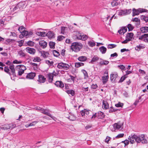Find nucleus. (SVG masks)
<instances>
[{"label": "nucleus", "mask_w": 148, "mask_h": 148, "mask_svg": "<svg viewBox=\"0 0 148 148\" xmlns=\"http://www.w3.org/2000/svg\"><path fill=\"white\" fill-rule=\"evenodd\" d=\"M17 6L19 9H23V8L25 7V2H20L18 4Z\"/></svg>", "instance_id": "aec40b11"}, {"label": "nucleus", "mask_w": 148, "mask_h": 148, "mask_svg": "<svg viewBox=\"0 0 148 148\" xmlns=\"http://www.w3.org/2000/svg\"><path fill=\"white\" fill-rule=\"evenodd\" d=\"M76 117L74 116L73 115H71L69 116V117H68V118L71 121H73L76 119Z\"/></svg>", "instance_id": "69168bd1"}, {"label": "nucleus", "mask_w": 148, "mask_h": 148, "mask_svg": "<svg viewBox=\"0 0 148 148\" xmlns=\"http://www.w3.org/2000/svg\"><path fill=\"white\" fill-rule=\"evenodd\" d=\"M88 44L91 47H92L95 45V43L94 42L89 41L88 42Z\"/></svg>", "instance_id": "bf43d9fd"}, {"label": "nucleus", "mask_w": 148, "mask_h": 148, "mask_svg": "<svg viewBox=\"0 0 148 148\" xmlns=\"http://www.w3.org/2000/svg\"><path fill=\"white\" fill-rule=\"evenodd\" d=\"M140 19L146 22H148V16L144 15H142L140 16Z\"/></svg>", "instance_id": "ea45409f"}, {"label": "nucleus", "mask_w": 148, "mask_h": 148, "mask_svg": "<svg viewBox=\"0 0 148 148\" xmlns=\"http://www.w3.org/2000/svg\"><path fill=\"white\" fill-rule=\"evenodd\" d=\"M46 79L44 76L42 75H38V80L39 83H44L45 82Z\"/></svg>", "instance_id": "f8f14e48"}, {"label": "nucleus", "mask_w": 148, "mask_h": 148, "mask_svg": "<svg viewBox=\"0 0 148 148\" xmlns=\"http://www.w3.org/2000/svg\"><path fill=\"white\" fill-rule=\"evenodd\" d=\"M39 45L42 47L43 48H45L47 45V43L45 41H40L39 42Z\"/></svg>", "instance_id": "b1692460"}, {"label": "nucleus", "mask_w": 148, "mask_h": 148, "mask_svg": "<svg viewBox=\"0 0 148 148\" xmlns=\"http://www.w3.org/2000/svg\"><path fill=\"white\" fill-rule=\"evenodd\" d=\"M18 54L21 57H25L26 56L25 53L22 50L18 51Z\"/></svg>", "instance_id": "a18cd8bd"}, {"label": "nucleus", "mask_w": 148, "mask_h": 148, "mask_svg": "<svg viewBox=\"0 0 148 148\" xmlns=\"http://www.w3.org/2000/svg\"><path fill=\"white\" fill-rule=\"evenodd\" d=\"M132 21L136 22L135 24L137 27H138V26H139L140 24V20L137 18H132Z\"/></svg>", "instance_id": "cd10ccee"}, {"label": "nucleus", "mask_w": 148, "mask_h": 148, "mask_svg": "<svg viewBox=\"0 0 148 148\" xmlns=\"http://www.w3.org/2000/svg\"><path fill=\"white\" fill-rule=\"evenodd\" d=\"M134 134H132L128 138V139L130 142V143L131 144H133L135 143V141L134 140V138L133 136H132L134 135Z\"/></svg>", "instance_id": "5701e85b"}, {"label": "nucleus", "mask_w": 148, "mask_h": 148, "mask_svg": "<svg viewBox=\"0 0 148 148\" xmlns=\"http://www.w3.org/2000/svg\"><path fill=\"white\" fill-rule=\"evenodd\" d=\"M132 13L133 16L138 15L140 13L138 9L136 10L134 8H133L132 9Z\"/></svg>", "instance_id": "412c9836"}, {"label": "nucleus", "mask_w": 148, "mask_h": 148, "mask_svg": "<svg viewBox=\"0 0 148 148\" xmlns=\"http://www.w3.org/2000/svg\"><path fill=\"white\" fill-rule=\"evenodd\" d=\"M127 31V27H125L119 30L118 31V32L120 34H121L123 33V34Z\"/></svg>", "instance_id": "bb28decb"}, {"label": "nucleus", "mask_w": 148, "mask_h": 148, "mask_svg": "<svg viewBox=\"0 0 148 148\" xmlns=\"http://www.w3.org/2000/svg\"><path fill=\"white\" fill-rule=\"evenodd\" d=\"M25 27L23 26H21L19 27L18 29V30L21 33H22V31L25 30Z\"/></svg>", "instance_id": "0e129e2a"}, {"label": "nucleus", "mask_w": 148, "mask_h": 148, "mask_svg": "<svg viewBox=\"0 0 148 148\" xmlns=\"http://www.w3.org/2000/svg\"><path fill=\"white\" fill-rule=\"evenodd\" d=\"M112 5L114 7L117 6L118 5V3L115 1H113L111 3Z\"/></svg>", "instance_id": "052dcab7"}, {"label": "nucleus", "mask_w": 148, "mask_h": 148, "mask_svg": "<svg viewBox=\"0 0 148 148\" xmlns=\"http://www.w3.org/2000/svg\"><path fill=\"white\" fill-rule=\"evenodd\" d=\"M55 43L54 42H50L49 43L50 48L51 49H54Z\"/></svg>", "instance_id": "09e8293b"}, {"label": "nucleus", "mask_w": 148, "mask_h": 148, "mask_svg": "<svg viewBox=\"0 0 148 148\" xmlns=\"http://www.w3.org/2000/svg\"><path fill=\"white\" fill-rule=\"evenodd\" d=\"M45 62L48 65L50 68H52L54 66L53 65L54 62L53 61L50 62L49 60H46Z\"/></svg>", "instance_id": "7c9ffc66"}, {"label": "nucleus", "mask_w": 148, "mask_h": 148, "mask_svg": "<svg viewBox=\"0 0 148 148\" xmlns=\"http://www.w3.org/2000/svg\"><path fill=\"white\" fill-rule=\"evenodd\" d=\"M66 92L68 94H71L72 96H74L75 95V91L73 90H67L66 91Z\"/></svg>", "instance_id": "2f4dec72"}, {"label": "nucleus", "mask_w": 148, "mask_h": 148, "mask_svg": "<svg viewBox=\"0 0 148 148\" xmlns=\"http://www.w3.org/2000/svg\"><path fill=\"white\" fill-rule=\"evenodd\" d=\"M52 52L53 56L55 57H58L60 55L59 52L56 50H53Z\"/></svg>", "instance_id": "37998d69"}, {"label": "nucleus", "mask_w": 148, "mask_h": 148, "mask_svg": "<svg viewBox=\"0 0 148 148\" xmlns=\"http://www.w3.org/2000/svg\"><path fill=\"white\" fill-rule=\"evenodd\" d=\"M55 34L53 32L49 31L47 33V36L49 39L53 38L55 37Z\"/></svg>", "instance_id": "f3484780"}, {"label": "nucleus", "mask_w": 148, "mask_h": 148, "mask_svg": "<svg viewBox=\"0 0 148 148\" xmlns=\"http://www.w3.org/2000/svg\"><path fill=\"white\" fill-rule=\"evenodd\" d=\"M75 66L76 68H78L84 65V64L82 62H76L75 63Z\"/></svg>", "instance_id": "79ce46f5"}, {"label": "nucleus", "mask_w": 148, "mask_h": 148, "mask_svg": "<svg viewBox=\"0 0 148 148\" xmlns=\"http://www.w3.org/2000/svg\"><path fill=\"white\" fill-rule=\"evenodd\" d=\"M5 64L9 65V68L11 70L12 75H13V77H16L14 66L13 65V64L10 61L8 60L6 62Z\"/></svg>", "instance_id": "20e7f679"}, {"label": "nucleus", "mask_w": 148, "mask_h": 148, "mask_svg": "<svg viewBox=\"0 0 148 148\" xmlns=\"http://www.w3.org/2000/svg\"><path fill=\"white\" fill-rule=\"evenodd\" d=\"M77 39L81 40H82L85 41L88 38V36L86 35H79L77 36Z\"/></svg>", "instance_id": "2eb2a0df"}, {"label": "nucleus", "mask_w": 148, "mask_h": 148, "mask_svg": "<svg viewBox=\"0 0 148 148\" xmlns=\"http://www.w3.org/2000/svg\"><path fill=\"white\" fill-rule=\"evenodd\" d=\"M57 67L60 69L67 70L69 69L70 66L69 64L62 62L58 63Z\"/></svg>", "instance_id": "39448f33"}, {"label": "nucleus", "mask_w": 148, "mask_h": 148, "mask_svg": "<svg viewBox=\"0 0 148 148\" xmlns=\"http://www.w3.org/2000/svg\"><path fill=\"white\" fill-rule=\"evenodd\" d=\"M138 10L140 13H142L144 12H148V10L145 9L139 8Z\"/></svg>", "instance_id": "8fccbe9b"}, {"label": "nucleus", "mask_w": 148, "mask_h": 148, "mask_svg": "<svg viewBox=\"0 0 148 148\" xmlns=\"http://www.w3.org/2000/svg\"><path fill=\"white\" fill-rule=\"evenodd\" d=\"M119 15L121 16L126 15L125 10H121L119 13Z\"/></svg>", "instance_id": "5fc2aeb1"}, {"label": "nucleus", "mask_w": 148, "mask_h": 148, "mask_svg": "<svg viewBox=\"0 0 148 148\" xmlns=\"http://www.w3.org/2000/svg\"><path fill=\"white\" fill-rule=\"evenodd\" d=\"M83 45L80 42H75L72 43L71 46V49L75 52L79 51L82 48Z\"/></svg>", "instance_id": "f03ea898"}, {"label": "nucleus", "mask_w": 148, "mask_h": 148, "mask_svg": "<svg viewBox=\"0 0 148 148\" xmlns=\"http://www.w3.org/2000/svg\"><path fill=\"white\" fill-rule=\"evenodd\" d=\"M102 107L103 109L106 110L109 108V104L106 99H104L103 101Z\"/></svg>", "instance_id": "ddd939ff"}, {"label": "nucleus", "mask_w": 148, "mask_h": 148, "mask_svg": "<svg viewBox=\"0 0 148 148\" xmlns=\"http://www.w3.org/2000/svg\"><path fill=\"white\" fill-rule=\"evenodd\" d=\"M100 60L101 61L99 64L101 66L106 65L109 63V61L108 60H103L101 59H100Z\"/></svg>", "instance_id": "6ab92c4d"}, {"label": "nucleus", "mask_w": 148, "mask_h": 148, "mask_svg": "<svg viewBox=\"0 0 148 148\" xmlns=\"http://www.w3.org/2000/svg\"><path fill=\"white\" fill-rule=\"evenodd\" d=\"M24 71H23V70L19 69L18 71V75L19 76L22 75L24 73Z\"/></svg>", "instance_id": "774afa93"}, {"label": "nucleus", "mask_w": 148, "mask_h": 148, "mask_svg": "<svg viewBox=\"0 0 148 148\" xmlns=\"http://www.w3.org/2000/svg\"><path fill=\"white\" fill-rule=\"evenodd\" d=\"M116 111V110H115L114 108L112 106L110 108L109 111L110 113L115 112Z\"/></svg>", "instance_id": "4d7b16f0"}, {"label": "nucleus", "mask_w": 148, "mask_h": 148, "mask_svg": "<svg viewBox=\"0 0 148 148\" xmlns=\"http://www.w3.org/2000/svg\"><path fill=\"white\" fill-rule=\"evenodd\" d=\"M47 76L48 78L49 82L50 83H52L53 78V74L51 73H49L47 74Z\"/></svg>", "instance_id": "a211bd4d"}, {"label": "nucleus", "mask_w": 148, "mask_h": 148, "mask_svg": "<svg viewBox=\"0 0 148 148\" xmlns=\"http://www.w3.org/2000/svg\"><path fill=\"white\" fill-rule=\"evenodd\" d=\"M65 38V37L62 36H58L57 40L58 41H61Z\"/></svg>", "instance_id": "6e6d98bb"}, {"label": "nucleus", "mask_w": 148, "mask_h": 148, "mask_svg": "<svg viewBox=\"0 0 148 148\" xmlns=\"http://www.w3.org/2000/svg\"><path fill=\"white\" fill-rule=\"evenodd\" d=\"M41 60L40 58L39 57L35 56L33 58V61L34 62H39Z\"/></svg>", "instance_id": "de8ad7c7"}, {"label": "nucleus", "mask_w": 148, "mask_h": 148, "mask_svg": "<svg viewBox=\"0 0 148 148\" xmlns=\"http://www.w3.org/2000/svg\"><path fill=\"white\" fill-rule=\"evenodd\" d=\"M21 33L22 35V38H23L24 36H28V32L26 30H23L22 31Z\"/></svg>", "instance_id": "c03bdc74"}, {"label": "nucleus", "mask_w": 148, "mask_h": 148, "mask_svg": "<svg viewBox=\"0 0 148 148\" xmlns=\"http://www.w3.org/2000/svg\"><path fill=\"white\" fill-rule=\"evenodd\" d=\"M140 30L141 33H146L148 32V27H143L140 28Z\"/></svg>", "instance_id": "393cba45"}, {"label": "nucleus", "mask_w": 148, "mask_h": 148, "mask_svg": "<svg viewBox=\"0 0 148 148\" xmlns=\"http://www.w3.org/2000/svg\"><path fill=\"white\" fill-rule=\"evenodd\" d=\"M134 34L132 33H128L126 36V38L130 40V41L131 40Z\"/></svg>", "instance_id": "4be33fe9"}, {"label": "nucleus", "mask_w": 148, "mask_h": 148, "mask_svg": "<svg viewBox=\"0 0 148 148\" xmlns=\"http://www.w3.org/2000/svg\"><path fill=\"white\" fill-rule=\"evenodd\" d=\"M145 48L144 45H143L142 44H140L139 45H137L135 48V49L136 50L139 51L141 49H143Z\"/></svg>", "instance_id": "c756f323"}, {"label": "nucleus", "mask_w": 148, "mask_h": 148, "mask_svg": "<svg viewBox=\"0 0 148 148\" xmlns=\"http://www.w3.org/2000/svg\"><path fill=\"white\" fill-rule=\"evenodd\" d=\"M97 116V113H95V114H93L92 115V116H90V119H94L95 118H96Z\"/></svg>", "instance_id": "e2e57ef3"}, {"label": "nucleus", "mask_w": 148, "mask_h": 148, "mask_svg": "<svg viewBox=\"0 0 148 148\" xmlns=\"http://www.w3.org/2000/svg\"><path fill=\"white\" fill-rule=\"evenodd\" d=\"M132 136L135 141L137 143L141 142L143 144H146L147 143V140L145 139V135L143 134L138 135L134 134Z\"/></svg>", "instance_id": "f257e3e1"}, {"label": "nucleus", "mask_w": 148, "mask_h": 148, "mask_svg": "<svg viewBox=\"0 0 148 148\" xmlns=\"http://www.w3.org/2000/svg\"><path fill=\"white\" fill-rule=\"evenodd\" d=\"M9 126V124L4 125L1 127V129L4 130H7L10 129Z\"/></svg>", "instance_id": "58836bf2"}, {"label": "nucleus", "mask_w": 148, "mask_h": 148, "mask_svg": "<svg viewBox=\"0 0 148 148\" xmlns=\"http://www.w3.org/2000/svg\"><path fill=\"white\" fill-rule=\"evenodd\" d=\"M143 39L144 41L146 42H148V34H144L138 38L139 40H141Z\"/></svg>", "instance_id": "9d476101"}, {"label": "nucleus", "mask_w": 148, "mask_h": 148, "mask_svg": "<svg viewBox=\"0 0 148 148\" xmlns=\"http://www.w3.org/2000/svg\"><path fill=\"white\" fill-rule=\"evenodd\" d=\"M18 69L19 70H23L25 71L26 69V67L24 65H19L16 66V70L17 69Z\"/></svg>", "instance_id": "c85d7f7f"}, {"label": "nucleus", "mask_w": 148, "mask_h": 148, "mask_svg": "<svg viewBox=\"0 0 148 148\" xmlns=\"http://www.w3.org/2000/svg\"><path fill=\"white\" fill-rule=\"evenodd\" d=\"M40 52L41 53V56L44 58H46L47 56V55L49 54L48 52L44 51H40Z\"/></svg>", "instance_id": "4c0bfd02"}, {"label": "nucleus", "mask_w": 148, "mask_h": 148, "mask_svg": "<svg viewBox=\"0 0 148 148\" xmlns=\"http://www.w3.org/2000/svg\"><path fill=\"white\" fill-rule=\"evenodd\" d=\"M10 129H12L16 127V125L14 123H10L9 124Z\"/></svg>", "instance_id": "13d9d810"}, {"label": "nucleus", "mask_w": 148, "mask_h": 148, "mask_svg": "<svg viewBox=\"0 0 148 148\" xmlns=\"http://www.w3.org/2000/svg\"><path fill=\"white\" fill-rule=\"evenodd\" d=\"M9 68L8 66H5L4 67V70L5 72L11 76L12 74L10 72V69Z\"/></svg>", "instance_id": "f704fd0d"}, {"label": "nucleus", "mask_w": 148, "mask_h": 148, "mask_svg": "<svg viewBox=\"0 0 148 148\" xmlns=\"http://www.w3.org/2000/svg\"><path fill=\"white\" fill-rule=\"evenodd\" d=\"M82 71L83 72L84 76V79H86L88 78V74L86 71L84 69H82Z\"/></svg>", "instance_id": "a19ab883"}, {"label": "nucleus", "mask_w": 148, "mask_h": 148, "mask_svg": "<svg viewBox=\"0 0 148 148\" xmlns=\"http://www.w3.org/2000/svg\"><path fill=\"white\" fill-rule=\"evenodd\" d=\"M92 112L89 110L84 109L80 111V114L82 116L86 118L88 120H90V116H92Z\"/></svg>", "instance_id": "7ed1b4c3"}, {"label": "nucleus", "mask_w": 148, "mask_h": 148, "mask_svg": "<svg viewBox=\"0 0 148 148\" xmlns=\"http://www.w3.org/2000/svg\"><path fill=\"white\" fill-rule=\"evenodd\" d=\"M123 106V104L120 102H119L118 103L115 104V106L116 107L122 108Z\"/></svg>", "instance_id": "603ef678"}, {"label": "nucleus", "mask_w": 148, "mask_h": 148, "mask_svg": "<svg viewBox=\"0 0 148 148\" xmlns=\"http://www.w3.org/2000/svg\"><path fill=\"white\" fill-rule=\"evenodd\" d=\"M97 114V118L98 119H103L104 117V114L102 112L100 111L98 112Z\"/></svg>", "instance_id": "a878e982"}, {"label": "nucleus", "mask_w": 148, "mask_h": 148, "mask_svg": "<svg viewBox=\"0 0 148 148\" xmlns=\"http://www.w3.org/2000/svg\"><path fill=\"white\" fill-rule=\"evenodd\" d=\"M26 49L28 53L34 55L36 52L35 49L33 48L28 47L26 48Z\"/></svg>", "instance_id": "4468645a"}, {"label": "nucleus", "mask_w": 148, "mask_h": 148, "mask_svg": "<svg viewBox=\"0 0 148 148\" xmlns=\"http://www.w3.org/2000/svg\"><path fill=\"white\" fill-rule=\"evenodd\" d=\"M119 79L118 74L116 72L112 73L110 74V79L112 83L116 82L117 81V79Z\"/></svg>", "instance_id": "423d86ee"}, {"label": "nucleus", "mask_w": 148, "mask_h": 148, "mask_svg": "<svg viewBox=\"0 0 148 148\" xmlns=\"http://www.w3.org/2000/svg\"><path fill=\"white\" fill-rule=\"evenodd\" d=\"M99 49L102 54H105L106 53L107 50L106 48L103 46L100 47L99 48Z\"/></svg>", "instance_id": "473e14b6"}, {"label": "nucleus", "mask_w": 148, "mask_h": 148, "mask_svg": "<svg viewBox=\"0 0 148 148\" xmlns=\"http://www.w3.org/2000/svg\"><path fill=\"white\" fill-rule=\"evenodd\" d=\"M26 45H25L26 46L33 47L34 46L35 44V42L29 40L26 43Z\"/></svg>", "instance_id": "c9c22d12"}, {"label": "nucleus", "mask_w": 148, "mask_h": 148, "mask_svg": "<svg viewBox=\"0 0 148 148\" xmlns=\"http://www.w3.org/2000/svg\"><path fill=\"white\" fill-rule=\"evenodd\" d=\"M78 60L80 62H84L87 60V58L85 56H82L78 58Z\"/></svg>", "instance_id": "72a5a7b5"}, {"label": "nucleus", "mask_w": 148, "mask_h": 148, "mask_svg": "<svg viewBox=\"0 0 148 148\" xmlns=\"http://www.w3.org/2000/svg\"><path fill=\"white\" fill-rule=\"evenodd\" d=\"M36 73H35L31 72L27 74L26 78L29 79H32L35 76Z\"/></svg>", "instance_id": "dca6fc26"}, {"label": "nucleus", "mask_w": 148, "mask_h": 148, "mask_svg": "<svg viewBox=\"0 0 148 148\" xmlns=\"http://www.w3.org/2000/svg\"><path fill=\"white\" fill-rule=\"evenodd\" d=\"M104 74H106V75H105L102 77V81L103 84H105L107 82L109 78L108 72L107 71H106L104 73Z\"/></svg>", "instance_id": "6e6552de"}, {"label": "nucleus", "mask_w": 148, "mask_h": 148, "mask_svg": "<svg viewBox=\"0 0 148 148\" xmlns=\"http://www.w3.org/2000/svg\"><path fill=\"white\" fill-rule=\"evenodd\" d=\"M118 56V54L116 52L110 55V59L112 58V59L114 58H116Z\"/></svg>", "instance_id": "864d4df0"}, {"label": "nucleus", "mask_w": 148, "mask_h": 148, "mask_svg": "<svg viewBox=\"0 0 148 148\" xmlns=\"http://www.w3.org/2000/svg\"><path fill=\"white\" fill-rule=\"evenodd\" d=\"M54 84L56 87L59 88H62L64 86L63 83L61 81H57Z\"/></svg>", "instance_id": "9b49d317"}, {"label": "nucleus", "mask_w": 148, "mask_h": 148, "mask_svg": "<svg viewBox=\"0 0 148 148\" xmlns=\"http://www.w3.org/2000/svg\"><path fill=\"white\" fill-rule=\"evenodd\" d=\"M22 62V61H18L17 60H15L13 61V64H21Z\"/></svg>", "instance_id": "338daca9"}, {"label": "nucleus", "mask_w": 148, "mask_h": 148, "mask_svg": "<svg viewBox=\"0 0 148 148\" xmlns=\"http://www.w3.org/2000/svg\"><path fill=\"white\" fill-rule=\"evenodd\" d=\"M99 59V58L97 56H95L91 59L90 62L93 63V62L97 61Z\"/></svg>", "instance_id": "e433bc0d"}, {"label": "nucleus", "mask_w": 148, "mask_h": 148, "mask_svg": "<svg viewBox=\"0 0 148 148\" xmlns=\"http://www.w3.org/2000/svg\"><path fill=\"white\" fill-rule=\"evenodd\" d=\"M127 77L125 76V75L122 77L120 80L119 81V83H121Z\"/></svg>", "instance_id": "680f3d73"}, {"label": "nucleus", "mask_w": 148, "mask_h": 148, "mask_svg": "<svg viewBox=\"0 0 148 148\" xmlns=\"http://www.w3.org/2000/svg\"><path fill=\"white\" fill-rule=\"evenodd\" d=\"M116 45L115 44H109L108 45L107 48L108 49H112L116 47Z\"/></svg>", "instance_id": "3c124183"}, {"label": "nucleus", "mask_w": 148, "mask_h": 148, "mask_svg": "<svg viewBox=\"0 0 148 148\" xmlns=\"http://www.w3.org/2000/svg\"><path fill=\"white\" fill-rule=\"evenodd\" d=\"M128 29V31H132L134 28V27L130 24H129L127 26Z\"/></svg>", "instance_id": "49530a36"}, {"label": "nucleus", "mask_w": 148, "mask_h": 148, "mask_svg": "<svg viewBox=\"0 0 148 148\" xmlns=\"http://www.w3.org/2000/svg\"><path fill=\"white\" fill-rule=\"evenodd\" d=\"M123 125V123H121L119 121L117 123H115L113 125V128L112 129L111 131L112 132L115 131V130H118L121 128L122 130L123 128L122 127Z\"/></svg>", "instance_id": "0eeeda50"}, {"label": "nucleus", "mask_w": 148, "mask_h": 148, "mask_svg": "<svg viewBox=\"0 0 148 148\" xmlns=\"http://www.w3.org/2000/svg\"><path fill=\"white\" fill-rule=\"evenodd\" d=\"M41 112L45 114L50 116L54 120V119L56 118L55 116H53L49 112V111L46 109L42 108Z\"/></svg>", "instance_id": "1a4fd4ad"}]
</instances>
